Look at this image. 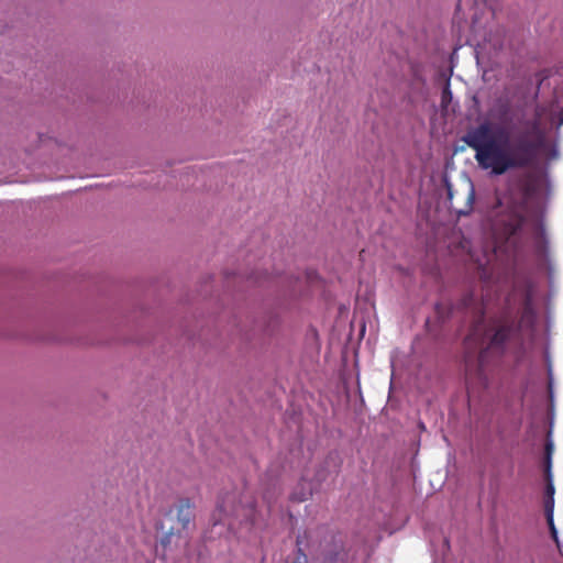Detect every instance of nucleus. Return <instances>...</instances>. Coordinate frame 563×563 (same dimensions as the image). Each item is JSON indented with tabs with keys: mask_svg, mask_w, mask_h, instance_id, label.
Returning <instances> with one entry per match:
<instances>
[{
	"mask_svg": "<svg viewBox=\"0 0 563 563\" xmlns=\"http://www.w3.org/2000/svg\"><path fill=\"white\" fill-rule=\"evenodd\" d=\"M527 126L536 141L521 135L511 142L504 131L494 135L489 120L468 129L462 141L475 152L474 157L481 168L499 176L511 169L525 168L534 159L544 136L539 115L527 122Z\"/></svg>",
	"mask_w": 563,
	"mask_h": 563,
	"instance_id": "1",
	"label": "nucleus"
},
{
	"mask_svg": "<svg viewBox=\"0 0 563 563\" xmlns=\"http://www.w3.org/2000/svg\"><path fill=\"white\" fill-rule=\"evenodd\" d=\"M461 307L465 310L472 309L477 317L467 341L474 342L479 347L478 363L481 367H484L492 356L501 357L509 347L521 346L523 344L522 329L531 327L534 318L531 307L526 305L520 317L506 308L485 322L484 309L477 305L472 292L462 298Z\"/></svg>",
	"mask_w": 563,
	"mask_h": 563,
	"instance_id": "2",
	"label": "nucleus"
},
{
	"mask_svg": "<svg viewBox=\"0 0 563 563\" xmlns=\"http://www.w3.org/2000/svg\"><path fill=\"white\" fill-rule=\"evenodd\" d=\"M195 505L189 498L179 499L178 504L170 508L158 523L161 530L162 543L166 545L172 542V538L180 534L189 528L192 521Z\"/></svg>",
	"mask_w": 563,
	"mask_h": 563,
	"instance_id": "3",
	"label": "nucleus"
},
{
	"mask_svg": "<svg viewBox=\"0 0 563 563\" xmlns=\"http://www.w3.org/2000/svg\"><path fill=\"white\" fill-rule=\"evenodd\" d=\"M446 200L449 208L459 217L468 216L473 210L475 200L473 184L471 181L467 183L462 192H460V190H454L452 185L446 183Z\"/></svg>",
	"mask_w": 563,
	"mask_h": 563,
	"instance_id": "4",
	"label": "nucleus"
},
{
	"mask_svg": "<svg viewBox=\"0 0 563 563\" xmlns=\"http://www.w3.org/2000/svg\"><path fill=\"white\" fill-rule=\"evenodd\" d=\"M523 222V216L517 209H510L496 220V234L508 241L521 229Z\"/></svg>",
	"mask_w": 563,
	"mask_h": 563,
	"instance_id": "5",
	"label": "nucleus"
},
{
	"mask_svg": "<svg viewBox=\"0 0 563 563\" xmlns=\"http://www.w3.org/2000/svg\"><path fill=\"white\" fill-rule=\"evenodd\" d=\"M511 102L509 99L498 97L487 112L490 120H497L501 123H508L511 120Z\"/></svg>",
	"mask_w": 563,
	"mask_h": 563,
	"instance_id": "6",
	"label": "nucleus"
},
{
	"mask_svg": "<svg viewBox=\"0 0 563 563\" xmlns=\"http://www.w3.org/2000/svg\"><path fill=\"white\" fill-rule=\"evenodd\" d=\"M553 512H554V497H552V496L545 497L544 498V514H545L547 522H548V526L550 529V533H551L553 541L555 542V544L558 547L560 554H563L562 545H561V542L558 537V530L554 525Z\"/></svg>",
	"mask_w": 563,
	"mask_h": 563,
	"instance_id": "7",
	"label": "nucleus"
},
{
	"mask_svg": "<svg viewBox=\"0 0 563 563\" xmlns=\"http://www.w3.org/2000/svg\"><path fill=\"white\" fill-rule=\"evenodd\" d=\"M217 511L220 514L219 518H214V525L220 523L222 521V515L224 516H238L239 510L235 507H228L227 500L223 499L217 506Z\"/></svg>",
	"mask_w": 563,
	"mask_h": 563,
	"instance_id": "8",
	"label": "nucleus"
},
{
	"mask_svg": "<svg viewBox=\"0 0 563 563\" xmlns=\"http://www.w3.org/2000/svg\"><path fill=\"white\" fill-rule=\"evenodd\" d=\"M551 449H552V445L549 443L547 444V455H548V466H547V487H545V497H554V485L551 481V472H550V467H551V462H550V453H551Z\"/></svg>",
	"mask_w": 563,
	"mask_h": 563,
	"instance_id": "9",
	"label": "nucleus"
},
{
	"mask_svg": "<svg viewBox=\"0 0 563 563\" xmlns=\"http://www.w3.org/2000/svg\"><path fill=\"white\" fill-rule=\"evenodd\" d=\"M451 101H452V92H451V89H450V84L448 82L445 85V87L443 88V90H442L441 107L443 109H448V107H449Z\"/></svg>",
	"mask_w": 563,
	"mask_h": 563,
	"instance_id": "10",
	"label": "nucleus"
},
{
	"mask_svg": "<svg viewBox=\"0 0 563 563\" xmlns=\"http://www.w3.org/2000/svg\"><path fill=\"white\" fill-rule=\"evenodd\" d=\"M262 273L253 272L247 279H251L254 284H261L262 283Z\"/></svg>",
	"mask_w": 563,
	"mask_h": 563,
	"instance_id": "11",
	"label": "nucleus"
},
{
	"mask_svg": "<svg viewBox=\"0 0 563 563\" xmlns=\"http://www.w3.org/2000/svg\"><path fill=\"white\" fill-rule=\"evenodd\" d=\"M311 495L310 492H307V493H302L300 496H297L296 494L292 495V499L294 500H297V501H303L306 499H308V497Z\"/></svg>",
	"mask_w": 563,
	"mask_h": 563,
	"instance_id": "12",
	"label": "nucleus"
},
{
	"mask_svg": "<svg viewBox=\"0 0 563 563\" xmlns=\"http://www.w3.org/2000/svg\"><path fill=\"white\" fill-rule=\"evenodd\" d=\"M307 556L305 553H302L300 550L298 551V555L296 558V561L294 563H306Z\"/></svg>",
	"mask_w": 563,
	"mask_h": 563,
	"instance_id": "13",
	"label": "nucleus"
},
{
	"mask_svg": "<svg viewBox=\"0 0 563 563\" xmlns=\"http://www.w3.org/2000/svg\"><path fill=\"white\" fill-rule=\"evenodd\" d=\"M560 123H561V124H563V118L561 119V122H560Z\"/></svg>",
	"mask_w": 563,
	"mask_h": 563,
	"instance_id": "14",
	"label": "nucleus"
}]
</instances>
